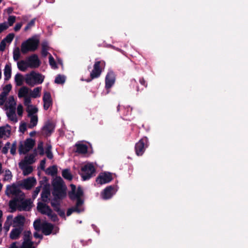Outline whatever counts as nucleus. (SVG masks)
<instances>
[{"label": "nucleus", "instance_id": "nucleus-47", "mask_svg": "<svg viewBox=\"0 0 248 248\" xmlns=\"http://www.w3.org/2000/svg\"><path fill=\"white\" fill-rule=\"evenodd\" d=\"M9 108H15L16 103L13 96H10L8 99Z\"/></svg>", "mask_w": 248, "mask_h": 248}, {"label": "nucleus", "instance_id": "nucleus-62", "mask_svg": "<svg viewBox=\"0 0 248 248\" xmlns=\"http://www.w3.org/2000/svg\"><path fill=\"white\" fill-rule=\"evenodd\" d=\"M11 223H9V221L6 220L4 224L3 228L6 232H8L9 230Z\"/></svg>", "mask_w": 248, "mask_h": 248}, {"label": "nucleus", "instance_id": "nucleus-44", "mask_svg": "<svg viewBox=\"0 0 248 248\" xmlns=\"http://www.w3.org/2000/svg\"><path fill=\"white\" fill-rule=\"evenodd\" d=\"M20 57V50L18 47H16L13 52V59L15 61H17Z\"/></svg>", "mask_w": 248, "mask_h": 248}, {"label": "nucleus", "instance_id": "nucleus-1", "mask_svg": "<svg viewBox=\"0 0 248 248\" xmlns=\"http://www.w3.org/2000/svg\"><path fill=\"white\" fill-rule=\"evenodd\" d=\"M5 194L8 196H9L10 194L15 196L12 200L10 201L9 206L11 209V212H15L17 209V202L24 200V193L15 184H13L11 186L8 185L7 186Z\"/></svg>", "mask_w": 248, "mask_h": 248}, {"label": "nucleus", "instance_id": "nucleus-6", "mask_svg": "<svg viewBox=\"0 0 248 248\" xmlns=\"http://www.w3.org/2000/svg\"><path fill=\"white\" fill-rule=\"evenodd\" d=\"M71 190L68 192L69 198L72 201L79 199H83L81 197L83 196L84 193L83 189L81 186H78L76 190V186L74 184H71Z\"/></svg>", "mask_w": 248, "mask_h": 248}, {"label": "nucleus", "instance_id": "nucleus-32", "mask_svg": "<svg viewBox=\"0 0 248 248\" xmlns=\"http://www.w3.org/2000/svg\"><path fill=\"white\" fill-rule=\"evenodd\" d=\"M26 83L30 86H33L35 85L33 80V75H31V72L30 74H28L26 75L25 78Z\"/></svg>", "mask_w": 248, "mask_h": 248}, {"label": "nucleus", "instance_id": "nucleus-40", "mask_svg": "<svg viewBox=\"0 0 248 248\" xmlns=\"http://www.w3.org/2000/svg\"><path fill=\"white\" fill-rule=\"evenodd\" d=\"M122 110L123 111V115L124 116H128L131 115L132 111V108H131L130 106L127 107H124L122 109Z\"/></svg>", "mask_w": 248, "mask_h": 248}, {"label": "nucleus", "instance_id": "nucleus-48", "mask_svg": "<svg viewBox=\"0 0 248 248\" xmlns=\"http://www.w3.org/2000/svg\"><path fill=\"white\" fill-rule=\"evenodd\" d=\"M36 19L33 18L31 19L26 25V26L24 28V31H26L29 29H30L32 27L34 26L35 25V21Z\"/></svg>", "mask_w": 248, "mask_h": 248}, {"label": "nucleus", "instance_id": "nucleus-41", "mask_svg": "<svg viewBox=\"0 0 248 248\" xmlns=\"http://www.w3.org/2000/svg\"><path fill=\"white\" fill-rule=\"evenodd\" d=\"M65 81V77L61 75H57L55 79V82L57 84H63Z\"/></svg>", "mask_w": 248, "mask_h": 248}, {"label": "nucleus", "instance_id": "nucleus-52", "mask_svg": "<svg viewBox=\"0 0 248 248\" xmlns=\"http://www.w3.org/2000/svg\"><path fill=\"white\" fill-rule=\"evenodd\" d=\"M7 95L6 93H1L0 94V106H2L5 102Z\"/></svg>", "mask_w": 248, "mask_h": 248}, {"label": "nucleus", "instance_id": "nucleus-18", "mask_svg": "<svg viewBox=\"0 0 248 248\" xmlns=\"http://www.w3.org/2000/svg\"><path fill=\"white\" fill-rule=\"evenodd\" d=\"M54 229V226L53 224L50 223L46 222L42 225V232L45 235H48L52 233V232Z\"/></svg>", "mask_w": 248, "mask_h": 248}, {"label": "nucleus", "instance_id": "nucleus-2", "mask_svg": "<svg viewBox=\"0 0 248 248\" xmlns=\"http://www.w3.org/2000/svg\"><path fill=\"white\" fill-rule=\"evenodd\" d=\"M52 185L53 186L52 194L54 197V201L62 200L66 197L67 187L60 176H56L53 179Z\"/></svg>", "mask_w": 248, "mask_h": 248}, {"label": "nucleus", "instance_id": "nucleus-54", "mask_svg": "<svg viewBox=\"0 0 248 248\" xmlns=\"http://www.w3.org/2000/svg\"><path fill=\"white\" fill-rule=\"evenodd\" d=\"M33 227L36 231H39L42 228V226H40V220L39 219L36 220L34 222Z\"/></svg>", "mask_w": 248, "mask_h": 248}, {"label": "nucleus", "instance_id": "nucleus-50", "mask_svg": "<svg viewBox=\"0 0 248 248\" xmlns=\"http://www.w3.org/2000/svg\"><path fill=\"white\" fill-rule=\"evenodd\" d=\"M31 232L30 231H27L25 232L24 234V242H31Z\"/></svg>", "mask_w": 248, "mask_h": 248}, {"label": "nucleus", "instance_id": "nucleus-11", "mask_svg": "<svg viewBox=\"0 0 248 248\" xmlns=\"http://www.w3.org/2000/svg\"><path fill=\"white\" fill-rule=\"evenodd\" d=\"M84 201L83 199H78L76 201V205L74 207L69 208L66 213L67 216H70L73 212L79 213L83 211V209L80 207L84 204Z\"/></svg>", "mask_w": 248, "mask_h": 248}, {"label": "nucleus", "instance_id": "nucleus-28", "mask_svg": "<svg viewBox=\"0 0 248 248\" xmlns=\"http://www.w3.org/2000/svg\"><path fill=\"white\" fill-rule=\"evenodd\" d=\"M62 175L67 180L71 181L73 179V175L68 169H64L62 171Z\"/></svg>", "mask_w": 248, "mask_h": 248}, {"label": "nucleus", "instance_id": "nucleus-21", "mask_svg": "<svg viewBox=\"0 0 248 248\" xmlns=\"http://www.w3.org/2000/svg\"><path fill=\"white\" fill-rule=\"evenodd\" d=\"M75 147H76V152L78 154H85L88 151V146L86 144L76 143Z\"/></svg>", "mask_w": 248, "mask_h": 248}, {"label": "nucleus", "instance_id": "nucleus-51", "mask_svg": "<svg viewBox=\"0 0 248 248\" xmlns=\"http://www.w3.org/2000/svg\"><path fill=\"white\" fill-rule=\"evenodd\" d=\"M47 215L52 221L55 222L58 220V218L57 215L55 213H53L52 210L51 209V212L50 214H46Z\"/></svg>", "mask_w": 248, "mask_h": 248}, {"label": "nucleus", "instance_id": "nucleus-23", "mask_svg": "<svg viewBox=\"0 0 248 248\" xmlns=\"http://www.w3.org/2000/svg\"><path fill=\"white\" fill-rule=\"evenodd\" d=\"M33 75V80L35 84H41L44 81V77L41 74L36 73L34 71L31 72V75Z\"/></svg>", "mask_w": 248, "mask_h": 248}, {"label": "nucleus", "instance_id": "nucleus-49", "mask_svg": "<svg viewBox=\"0 0 248 248\" xmlns=\"http://www.w3.org/2000/svg\"><path fill=\"white\" fill-rule=\"evenodd\" d=\"M15 36V34L13 33L8 34L3 40L8 43H10L13 40Z\"/></svg>", "mask_w": 248, "mask_h": 248}, {"label": "nucleus", "instance_id": "nucleus-46", "mask_svg": "<svg viewBox=\"0 0 248 248\" xmlns=\"http://www.w3.org/2000/svg\"><path fill=\"white\" fill-rule=\"evenodd\" d=\"M12 176L13 175L11 171L9 170H6L4 177V181L11 180L12 179Z\"/></svg>", "mask_w": 248, "mask_h": 248}, {"label": "nucleus", "instance_id": "nucleus-58", "mask_svg": "<svg viewBox=\"0 0 248 248\" xmlns=\"http://www.w3.org/2000/svg\"><path fill=\"white\" fill-rule=\"evenodd\" d=\"M37 148H38V150H39V155H44V150L43 148L42 142H41L40 143L38 144Z\"/></svg>", "mask_w": 248, "mask_h": 248}, {"label": "nucleus", "instance_id": "nucleus-39", "mask_svg": "<svg viewBox=\"0 0 248 248\" xmlns=\"http://www.w3.org/2000/svg\"><path fill=\"white\" fill-rule=\"evenodd\" d=\"M29 107H31V108H28L27 109L26 111L28 112V117H31L32 116H34L33 114L37 113L38 111V108L36 107H33L31 105L29 106Z\"/></svg>", "mask_w": 248, "mask_h": 248}, {"label": "nucleus", "instance_id": "nucleus-24", "mask_svg": "<svg viewBox=\"0 0 248 248\" xmlns=\"http://www.w3.org/2000/svg\"><path fill=\"white\" fill-rule=\"evenodd\" d=\"M35 143V140L31 138H28L24 142V145L27 148L25 152H29L32 149Z\"/></svg>", "mask_w": 248, "mask_h": 248}, {"label": "nucleus", "instance_id": "nucleus-45", "mask_svg": "<svg viewBox=\"0 0 248 248\" xmlns=\"http://www.w3.org/2000/svg\"><path fill=\"white\" fill-rule=\"evenodd\" d=\"M33 242H23L22 246L20 248H35L33 246Z\"/></svg>", "mask_w": 248, "mask_h": 248}, {"label": "nucleus", "instance_id": "nucleus-26", "mask_svg": "<svg viewBox=\"0 0 248 248\" xmlns=\"http://www.w3.org/2000/svg\"><path fill=\"white\" fill-rule=\"evenodd\" d=\"M12 69L11 65L6 64L4 69V80H8L11 77Z\"/></svg>", "mask_w": 248, "mask_h": 248}, {"label": "nucleus", "instance_id": "nucleus-36", "mask_svg": "<svg viewBox=\"0 0 248 248\" xmlns=\"http://www.w3.org/2000/svg\"><path fill=\"white\" fill-rule=\"evenodd\" d=\"M30 117L31 118L30 124L29 125L28 127L29 128H32L37 124L38 117L35 115Z\"/></svg>", "mask_w": 248, "mask_h": 248}, {"label": "nucleus", "instance_id": "nucleus-12", "mask_svg": "<svg viewBox=\"0 0 248 248\" xmlns=\"http://www.w3.org/2000/svg\"><path fill=\"white\" fill-rule=\"evenodd\" d=\"M116 79V76L113 71H109L105 78V88L107 89H110L114 84Z\"/></svg>", "mask_w": 248, "mask_h": 248}, {"label": "nucleus", "instance_id": "nucleus-20", "mask_svg": "<svg viewBox=\"0 0 248 248\" xmlns=\"http://www.w3.org/2000/svg\"><path fill=\"white\" fill-rule=\"evenodd\" d=\"M19 168L23 170V174L24 175H28L31 173L33 171V168L31 166H28V164H23V163H19Z\"/></svg>", "mask_w": 248, "mask_h": 248}, {"label": "nucleus", "instance_id": "nucleus-17", "mask_svg": "<svg viewBox=\"0 0 248 248\" xmlns=\"http://www.w3.org/2000/svg\"><path fill=\"white\" fill-rule=\"evenodd\" d=\"M37 209L39 212L43 215L50 214L51 212L50 207L45 202H39L37 203Z\"/></svg>", "mask_w": 248, "mask_h": 248}, {"label": "nucleus", "instance_id": "nucleus-22", "mask_svg": "<svg viewBox=\"0 0 248 248\" xmlns=\"http://www.w3.org/2000/svg\"><path fill=\"white\" fill-rule=\"evenodd\" d=\"M25 221V217L21 215H18L15 217L13 222L14 224H16L17 225H18V227L23 228Z\"/></svg>", "mask_w": 248, "mask_h": 248}, {"label": "nucleus", "instance_id": "nucleus-16", "mask_svg": "<svg viewBox=\"0 0 248 248\" xmlns=\"http://www.w3.org/2000/svg\"><path fill=\"white\" fill-rule=\"evenodd\" d=\"M36 181L34 177H29L24 179L20 186L27 190L31 189L35 184Z\"/></svg>", "mask_w": 248, "mask_h": 248}, {"label": "nucleus", "instance_id": "nucleus-29", "mask_svg": "<svg viewBox=\"0 0 248 248\" xmlns=\"http://www.w3.org/2000/svg\"><path fill=\"white\" fill-rule=\"evenodd\" d=\"M17 67L19 70L25 72L29 66L27 61L21 60L17 62Z\"/></svg>", "mask_w": 248, "mask_h": 248}, {"label": "nucleus", "instance_id": "nucleus-42", "mask_svg": "<svg viewBox=\"0 0 248 248\" xmlns=\"http://www.w3.org/2000/svg\"><path fill=\"white\" fill-rule=\"evenodd\" d=\"M51 148L52 147L50 145H47L46 149V156L49 159H51L53 157L52 153L51 151Z\"/></svg>", "mask_w": 248, "mask_h": 248}, {"label": "nucleus", "instance_id": "nucleus-63", "mask_svg": "<svg viewBox=\"0 0 248 248\" xmlns=\"http://www.w3.org/2000/svg\"><path fill=\"white\" fill-rule=\"evenodd\" d=\"M6 47V42L3 40L0 43V51H3Z\"/></svg>", "mask_w": 248, "mask_h": 248}, {"label": "nucleus", "instance_id": "nucleus-15", "mask_svg": "<svg viewBox=\"0 0 248 248\" xmlns=\"http://www.w3.org/2000/svg\"><path fill=\"white\" fill-rule=\"evenodd\" d=\"M43 101L44 103V109L46 110L51 106L52 105V100L49 92H45L44 93Z\"/></svg>", "mask_w": 248, "mask_h": 248}, {"label": "nucleus", "instance_id": "nucleus-5", "mask_svg": "<svg viewBox=\"0 0 248 248\" xmlns=\"http://www.w3.org/2000/svg\"><path fill=\"white\" fill-rule=\"evenodd\" d=\"M81 172L79 174L83 181L90 179L93 174L95 172V169L94 166L91 163H88L81 168Z\"/></svg>", "mask_w": 248, "mask_h": 248}, {"label": "nucleus", "instance_id": "nucleus-43", "mask_svg": "<svg viewBox=\"0 0 248 248\" xmlns=\"http://www.w3.org/2000/svg\"><path fill=\"white\" fill-rule=\"evenodd\" d=\"M48 59H49V63L50 65L51 66V67L53 69L58 68L57 63H56L54 58L52 57V56L51 54H49Z\"/></svg>", "mask_w": 248, "mask_h": 248}, {"label": "nucleus", "instance_id": "nucleus-56", "mask_svg": "<svg viewBox=\"0 0 248 248\" xmlns=\"http://www.w3.org/2000/svg\"><path fill=\"white\" fill-rule=\"evenodd\" d=\"M16 143L15 141L12 143V146L10 149V153L12 155H14L16 153Z\"/></svg>", "mask_w": 248, "mask_h": 248}, {"label": "nucleus", "instance_id": "nucleus-30", "mask_svg": "<svg viewBox=\"0 0 248 248\" xmlns=\"http://www.w3.org/2000/svg\"><path fill=\"white\" fill-rule=\"evenodd\" d=\"M15 80L16 86H20L23 83L24 77L21 74L17 73L15 76Z\"/></svg>", "mask_w": 248, "mask_h": 248}, {"label": "nucleus", "instance_id": "nucleus-53", "mask_svg": "<svg viewBox=\"0 0 248 248\" xmlns=\"http://www.w3.org/2000/svg\"><path fill=\"white\" fill-rule=\"evenodd\" d=\"M12 86L11 84H9L6 85L3 88V91L2 93H6L7 95L8 94L10 91L11 90Z\"/></svg>", "mask_w": 248, "mask_h": 248}, {"label": "nucleus", "instance_id": "nucleus-10", "mask_svg": "<svg viewBox=\"0 0 248 248\" xmlns=\"http://www.w3.org/2000/svg\"><path fill=\"white\" fill-rule=\"evenodd\" d=\"M113 179L111 173L108 172L101 173L96 178V182L98 184L103 185L108 183Z\"/></svg>", "mask_w": 248, "mask_h": 248}, {"label": "nucleus", "instance_id": "nucleus-57", "mask_svg": "<svg viewBox=\"0 0 248 248\" xmlns=\"http://www.w3.org/2000/svg\"><path fill=\"white\" fill-rule=\"evenodd\" d=\"M27 150L26 147L25 146V145H23L22 144L20 145L19 147V153L20 154H26L28 152H25Z\"/></svg>", "mask_w": 248, "mask_h": 248}, {"label": "nucleus", "instance_id": "nucleus-34", "mask_svg": "<svg viewBox=\"0 0 248 248\" xmlns=\"http://www.w3.org/2000/svg\"><path fill=\"white\" fill-rule=\"evenodd\" d=\"M58 172L57 167L55 165H53L48 167L46 170V172L48 175L54 176L57 174Z\"/></svg>", "mask_w": 248, "mask_h": 248}, {"label": "nucleus", "instance_id": "nucleus-19", "mask_svg": "<svg viewBox=\"0 0 248 248\" xmlns=\"http://www.w3.org/2000/svg\"><path fill=\"white\" fill-rule=\"evenodd\" d=\"M23 231V228L18 227L13 229L10 233V237L12 240L17 239Z\"/></svg>", "mask_w": 248, "mask_h": 248}, {"label": "nucleus", "instance_id": "nucleus-3", "mask_svg": "<svg viewBox=\"0 0 248 248\" xmlns=\"http://www.w3.org/2000/svg\"><path fill=\"white\" fill-rule=\"evenodd\" d=\"M39 40L36 37H32L23 42L21 46V51L23 54L35 51L39 46Z\"/></svg>", "mask_w": 248, "mask_h": 248}, {"label": "nucleus", "instance_id": "nucleus-35", "mask_svg": "<svg viewBox=\"0 0 248 248\" xmlns=\"http://www.w3.org/2000/svg\"><path fill=\"white\" fill-rule=\"evenodd\" d=\"M42 88L40 87H38L34 88L33 91L31 92V96L32 98H36L39 97L41 95V91Z\"/></svg>", "mask_w": 248, "mask_h": 248}, {"label": "nucleus", "instance_id": "nucleus-31", "mask_svg": "<svg viewBox=\"0 0 248 248\" xmlns=\"http://www.w3.org/2000/svg\"><path fill=\"white\" fill-rule=\"evenodd\" d=\"M34 155L33 154H30L29 156L25 157V160L20 163H23V164H32L35 162Z\"/></svg>", "mask_w": 248, "mask_h": 248}, {"label": "nucleus", "instance_id": "nucleus-61", "mask_svg": "<svg viewBox=\"0 0 248 248\" xmlns=\"http://www.w3.org/2000/svg\"><path fill=\"white\" fill-rule=\"evenodd\" d=\"M23 106L21 105H19L17 106V112L18 115L19 116H22V114H23Z\"/></svg>", "mask_w": 248, "mask_h": 248}, {"label": "nucleus", "instance_id": "nucleus-33", "mask_svg": "<svg viewBox=\"0 0 248 248\" xmlns=\"http://www.w3.org/2000/svg\"><path fill=\"white\" fill-rule=\"evenodd\" d=\"M6 127L9 128L8 129H6L5 126L0 127V133L3 136L6 135V133H8L7 137H9L11 135V126L7 124Z\"/></svg>", "mask_w": 248, "mask_h": 248}, {"label": "nucleus", "instance_id": "nucleus-60", "mask_svg": "<svg viewBox=\"0 0 248 248\" xmlns=\"http://www.w3.org/2000/svg\"><path fill=\"white\" fill-rule=\"evenodd\" d=\"M8 28V26L6 23L0 24V33H1L3 31L7 29Z\"/></svg>", "mask_w": 248, "mask_h": 248}, {"label": "nucleus", "instance_id": "nucleus-4", "mask_svg": "<svg viewBox=\"0 0 248 248\" xmlns=\"http://www.w3.org/2000/svg\"><path fill=\"white\" fill-rule=\"evenodd\" d=\"M105 66V62L103 61H96L93 66V69L90 73V78L85 80L89 82L92 79L99 78L102 72V68Z\"/></svg>", "mask_w": 248, "mask_h": 248}, {"label": "nucleus", "instance_id": "nucleus-13", "mask_svg": "<svg viewBox=\"0 0 248 248\" xmlns=\"http://www.w3.org/2000/svg\"><path fill=\"white\" fill-rule=\"evenodd\" d=\"M27 64L29 67L35 68L38 67L40 65V61L36 54H33L28 57L27 60Z\"/></svg>", "mask_w": 248, "mask_h": 248}, {"label": "nucleus", "instance_id": "nucleus-14", "mask_svg": "<svg viewBox=\"0 0 248 248\" xmlns=\"http://www.w3.org/2000/svg\"><path fill=\"white\" fill-rule=\"evenodd\" d=\"M32 203L30 199L26 200H22L21 201L17 202V208L20 211H29L31 209L30 205Z\"/></svg>", "mask_w": 248, "mask_h": 248}, {"label": "nucleus", "instance_id": "nucleus-25", "mask_svg": "<svg viewBox=\"0 0 248 248\" xmlns=\"http://www.w3.org/2000/svg\"><path fill=\"white\" fill-rule=\"evenodd\" d=\"M50 195V192L49 189H44L41 193V199L42 201L45 203H48L50 199L48 197Z\"/></svg>", "mask_w": 248, "mask_h": 248}, {"label": "nucleus", "instance_id": "nucleus-8", "mask_svg": "<svg viewBox=\"0 0 248 248\" xmlns=\"http://www.w3.org/2000/svg\"><path fill=\"white\" fill-rule=\"evenodd\" d=\"M117 191V186L111 185L107 186L101 192V197L104 200H108L112 198Z\"/></svg>", "mask_w": 248, "mask_h": 248}, {"label": "nucleus", "instance_id": "nucleus-27", "mask_svg": "<svg viewBox=\"0 0 248 248\" xmlns=\"http://www.w3.org/2000/svg\"><path fill=\"white\" fill-rule=\"evenodd\" d=\"M9 111L7 113V115L8 118L15 123L17 122V119L15 114V108H9Z\"/></svg>", "mask_w": 248, "mask_h": 248}, {"label": "nucleus", "instance_id": "nucleus-59", "mask_svg": "<svg viewBox=\"0 0 248 248\" xmlns=\"http://www.w3.org/2000/svg\"><path fill=\"white\" fill-rule=\"evenodd\" d=\"M19 131L24 133L27 130L26 124L23 123L21 124L19 126Z\"/></svg>", "mask_w": 248, "mask_h": 248}, {"label": "nucleus", "instance_id": "nucleus-38", "mask_svg": "<svg viewBox=\"0 0 248 248\" xmlns=\"http://www.w3.org/2000/svg\"><path fill=\"white\" fill-rule=\"evenodd\" d=\"M28 93V89L26 87H22L19 90L18 93V96L19 98H21L24 97V98L27 96V95Z\"/></svg>", "mask_w": 248, "mask_h": 248}, {"label": "nucleus", "instance_id": "nucleus-37", "mask_svg": "<svg viewBox=\"0 0 248 248\" xmlns=\"http://www.w3.org/2000/svg\"><path fill=\"white\" fill-rule=\"evenodd\" d=\"M61 200H57L56 201H54V198L52 200L50 203L51 206L56 212L60 209V201Z\"/></svg>", "mask_w": 248, "mask_h": 248}, {"label": "nucleus", "instance_id": "nucleus-9", "mask_svg": "<svg viewBox=\"0 0 248 248\" xmlns=\"http://www.w3.org/2000/svg\"><path fill=\"white\" fill-rule=\"evenodd\" d=\"M55 128V124L50 121L45 122L42 128V135L46 137H49L54 132Z\"/></svg>", "mask_w": 248, "mask_h": 248}, {"label": "nucleus", "instance_id": "nucleus-55", "mask_svg": "<svg viewBox=\"0 0 248 248\" xmlns=\"http://www.w3.org/2000/svg\"><path fill=\"white\" fill-rule=\"evenodd\" d=\"M8 24L11 26L16 21V16H9L8 19Z\"/></svg>", "mask_w": 248, "mask_h": 248}, {"label": "nucleus", "instance_id": "nucleus-64", "mask_svg": "<svg viewBox=\"0 0 248 248\" xmlns=\"http://www.w3.org/2000/svg\"><path fill=\"white\" fill-rule=\"evenodd\" d=\"M22 26V22L16 23V26H15V27H14L15 31H19L20 29H21Z\"/></svg>", "mask_w": 248, "mask_h": 248}, {"label": "nucleus", "instance_id": "nucleus-7", "mask_svg": "<svg viewBox=\"0 0 248 248\" xmlns=\"http://www.w3.org/2000/svg\"><path fill=\"white\" fill-rule=\"evenodd\" d=\"M148 141L147 138L143 137L136 143L135 150L136 154L138 156H141L144 154L146 148L148 146Z\"/></svg>", "mask_w": 248, "mask_h": 248}]
</instances>
